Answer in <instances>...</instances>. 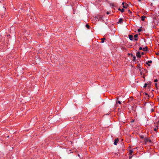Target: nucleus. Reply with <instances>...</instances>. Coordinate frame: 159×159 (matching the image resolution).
Instances as JSON below:
<instances>
[{
  "mask_svg": "<svg viewBox=\"0 0 159 159\" xmlns=\"http://www.w3.org/2000/svg\"><path fill=\"white\" fill-rule=\"evenodd\" d=\"M134 40L135 41H137V40H138V39L137 38H135Z\"/></svg>",
  "mask_w": 159,
  "mask_h": 159,
  "instance_id": "nucleus-29",
  "label": "nucleus"
},
{
  "mask_svg": "<svg viewBox=\"0 0 159 159\" xmlns=\"http://www.w3.org/2000/svg\"><path fill=\"white\" fill-rule=\"evenodd\" d=\"M155 86L157 88V83H155Z\"/></svg>",
  "mask_w": 159,
  "mask_h": 159,
  "instance_id": "nucleus-33",
  "label": "nucleus"
},
{
  "mask_svg": "<svg viewBox=\"0 0 159 159\" xmlns=\"http://www.w3.org/2000/svg\"><path fill=\"white\" fill-rule=\"evenodd\" d=\"M138 1H139L140 2L141 1V0H138Z\"/></svg>",
  "mask_w": 159,
  "mask_h": 159,
  "instance_id": "nucleus-36",
  "label": "nucleus"
},
{
  "mask_svg": "<svg viewBox=\"0 0 159 159\" xmlns=\"http://www.w3.org/2000/svg\"><path fill=\"white\" fill-rule=\"evenodd\" d=\"M126 4V3L125 2H123L122 3V5H123V6L124 5V4Z\"/></svg>",
  "mask_w": 159,
  "mask_h": 159,
  "instance_id": "nucleus-21",
  "label": "nucleus"
},
{
  "mask_svg": "<svg viewBox=\"0 0 159 159\" xmlns=\"http://www.w3.org/2000/svg\"><path fill=\"white\" fill-rule=\"evenodd\" d=\"M118 10L120 11L121 12H123L124 11V9L123 8L121 9L120 8L118 9Z\"/></svg>",
  "mask_w": 159,
  "mask_h": 159,
  "instance_id": "nucleus-7",
  "label": "nucleus"
},
{
  "mask_svg": "<svg viewBox=\"0 0 159 159\" xmlns=\"http://www.w3.org/2000/svg\"><path fill=\"white\" fill-rule=\"evenodd\" d=\"M123 22V21H122V18H120L119 20V21L118 22V23H120V24H121Z\"/></svg>",
  "mask_w": 159,
  "mask_h": 159,
  "instance_id": "nucleus-6",
  "label": "nucleus"
},
{
  "mask_svg": "<svg viewBox=\"0 0 159 159\" xmlns=\"http://www.w3.org/2000/svg\"><path fill=\"white\" fill-rule=\"evenodd\" d=\"M142 30V29L140 28L138 30V31L139 32H141Z\"/></svg>",
  "mask_w": 159,
  "mask_h": 159,
  "instance_id": "nucleus-19",
  "label": "nucleus"
},
{
  "mask_svg": "<svg viewBox=\"0 0 159 159\" xmlns=\"http://www.w3.org/2000/svg\"><path fill=\"white\" fill-rule=\"evenodd\" d=\"M146 18V17L144 16H141V20L142 21H144V20L145 18Z\"/></svg>",
  "mask_w": 159,
  "mask_h": 159,
  "instance_id": "nucleus-8",
  "label": "nucleus"
},
{
  "mask_svg": "<svg viewBox=\"0 0 159 159\" xmlns=\"http://www.w3.org/2000/svg\"><path fill=\"white\" fill-rule=\"evenodd\" d=\"M138 66L139 68V71H141V68L140 65V64H139Z\"/></svg>",
  "mask_w": 159,
  "mask_h": 159,
  "instance_id": "nucleus-15",
  "label": "nucleus"
},
{
  "mask_svg": "<svg viewBox=\"0 0 159 159\" xmlns=\"http://www.w3.org/2000/svg\"><path fill=\"white\" fill-rule=\"evenodd\" d=\"M129 38L130 39V40H133L134 38H133V36L132 35H131V34L129 35Z\"/></svg>",
  "mask_w": 159,
  "mask_h": 159,
  "instance_id": "nucleus-2",
  "label": "nucleus"
},
{
  "mask_svg": "<svg viewBox=\"0 0 159 159\" xmlns=\"http://www.w3.org/2000/svg\"><path fill=\"white\" fill-rule=\"evenodd\" d=\"M136 58L135 56H134L133 57V59L132 60L133 61H134L136 60Z\"/></svg>",
  "mask_w": 159,
  "mask_h": 159,
  "instance_id": "nucleus-13",
  "label": "nucleus"
},
{
  "mask_svg": "<svg viewBox=\"0 0 159 159\" xmlns=\"http://www.w3.org/2000/svg\"><path fill=\"white\" fill-rule=\"evenodd\" d=\"M107 15H108L110 14V12H107Z\"/></svg>",
  "mask_w": 159,
  "mask_h": 159,
  "instance_id": "nucleus-31",
  "label": "nucleus"
},
{
  "mask_svg": "<svg viewBox=\"0 0 159 159\" xmlns=\"http://www.w3.org/2000/svg\"><path fill=\"white\" fill-rule=\"evenodd\" d=\"M117 102L119 104H120L121 103V102L120 101H118Z\"/></svg>",
  "mask_w": 159,
  "mask_h": 159,
  "instance_id": "nucleus-27",
  "label": "nucleus"
},
{
  "mask_svg": "<svg viewBox=\"0 0 159 159\" xmlns=\"http://www.w3.org/2000/svg\"><path fill=\"white\" fill-rule=\"evenodd\" d=\"M145 142H147L148 141H149L150 142H151V141L150 139H145Z\"/></svg>",
  "mask_w": 159,
  "mask_h": 159,
  "instance_id": "nucleus-9",
  "label": "nucleus"
},
{
  "mask_svg": "<svg viewBox=\"0 0 159 159\" xmlns=\"http://www.w3.org/2000/svg\"><path fill=\"white\" fill-rule=\"evenodd\" d=\"M145 94L146 95H148V94L147 93H145Z\"/></svg>",
  "mask_w": 159,
  "mask_h": 159,
  "instance_id": "nucleus-34",
  "label": "nucleus"
},
{
  "mask_svg": "<svg viewBox=\"0 0 159 159\" xmlns=\"http://www.w3.org/2000/svg\"><path fill=\"white\" fill-rule=\"evenodd\" d=\"M126 5H124L123 6V8H127V6H128V5L126 4H125Z\"/></svg>",
  "mask_w": 159,
  "mask_h": 159,
  "instance_id": "nucleus-14",
  "label": "nucleus"
},
{
  "mask_svg": "<svg viewBox=\"0 0 159 159\" xmlns=\"http://www.w3.org/2000/svg\"><path fill=\"white\" fill-rule=\"evenodd\" d=\"M141 138H143V137H141Z\"/></svg>",
  "mask_w": 159,
  "mask_h": 159,
  "instance_id": "nucleus-37",
  "label": "nucleus"
},
{
  "mask_svg": "<svg viewBox=\"0 0 159 159\" xmlns=\"http://www.w3.org/2000/svg\"><path fill=\"white\" fill-rule=\"evenodd\" d=\"M151 82H149L148 83V88H149L151 86Z\"/></svg>",
  "mask_w": 159,
  "mask_h": 159,
  "instance_id": "nucleus-11",
  "label": "nucleus"
},
{
  "mask_svg": "<svg viewBox=\"0 0 159 159\" xmlns=\"http://www.w3.org/2000/svg\"><path fill=\"white\" fill-rule=\"evenodd\" d=\"M105 39H105V38H103L101 39V40H102V41H101V43H104V40H105Z\"/></svg>",
  "mask_w": 159,
  "mask_h": 159,
  "instance_id": "nucleus-12",
  "label": "nucleus"
},
{
  "mask_svg": "<svg viewBox=\"0 0 159 159\" xmlns=\"http://www.w3.org/2000/svg\"><path fill=\"white\" fill-rule=\"evenodd\" d=\"M148 97H150V96H149V95H148Z\"/></svg>",
  "mask_w": 159,
  "mask_h": 159,
  "instance_id": "nucleus-38",
  "label": "nucleus"
},
{
  "mask_svg": "<svg viewBox=\"0 0 159 159\" xmlns=\"http://www.w3.org/2000/svg\"><path fill=\"white\" fill-rule=\"evenodd\" d=\"M99 18L100 19V21H101L102 20V17L101 16H100Z\"/></svg>",
  "mask_w": 159,
  "mask_h": 159,
  "instance_id": "nucleus-26",
  "label": "nucleus"
},
{
  "mask_svg": "<svg viewBox=\"0 0 159 159\" xmlns=\"http://www.w3.org/2000/svg\"><path fill=\"white\" fill-rule=\"evenodd\" d=\"M128 12H129V13H132V12L130 11V10H128Z\"/></svg>",
  "mask_w": 159,
  "mask_h": 159,
  "instance_id": "nucleus-25",
  "label": "nucleus"
},
{
  "mask_svg": "<svg viewBox=\"0 0 159 159\" xmlns=\"http://www.w3.org/2000/svg\"><path fill=\"white\" fill-rule=\"evenodd\" d=\"M157 81H158V80H157V79H155L154 80V82H157Z\"/></svg>",
  "mask_w": 159,
  "mask_h": 159,
  "instance_id": "nucleus-24",
  "label": "nucleus"
},
{
  "mask_svg": "<svg viewBox=\"0 0 159 159\" xmlns=\"http://www.w3.org/2000/svg\"><path fill=\"white\" fill-rule=\"evenodd\" d=\"M130 55H131V56L132 57H133V56H134V55H133V54H132V53L130 54Z\"/></svg>",
  "mask_w": 159,
  "mask_h": 159,
  "instance_id": "nucleus-28",
  "label": "nucleus"
},
{
  "mask_svg": "<svg viewBox=\"0 0 159 159\" xmlns=\"http://www.w3.org/2000/svg\"><path fill=\"white\" fill-rule=\"evenodd\" d=\"M86 27L88 29H89L90 28V26L88 25V24H86Z\"/></svg>",
  "mask_w": 159,
  "mask_h": 159,
  "instance_id": "nucleus-16",
  "label": "nucleus"
},
{
  "mask_svg": "<svg viewBox=\"0 0 159 159\" xmlns=\"http://www.w3.org/2000/svg\"><path fill=\"white\" fill-rule=\"evenodd\" d=\"M133 152V151H132V150H130V151H129V154H132V153Z\"/></svg>",
  "mask_w": 159,
  "mask_h": 159,
  "instance_id": "nucleus-20",
  "label": "nucleus"
},
{
  "mask_svg": "<svg viewBox=\"0 0 159 159\" xmlns=\"http://www.w3.org/2000/svg\"><path fill=\"white\" fill-rule=\"evenodd\" d=\"M136 56L140 58L141 55L139 52H138L136 53Z\"/></svg>",
  "mask_w": 159,
  "mask_h": 159,
  "instance_id": "nucleus-3",
  "label": "nucleus"
},
{
  "mask_svg": "<svg viewBox=\"0 0 159 159\" xmlns=\"http://www.w3.org/2000/svg\"><path fill=\"white\" fill-rule=\"evenodd\" d=\"M157 129V128H155L154 129V130L155 131H156Z\"/></svg>",
  "mask_w": 159,
  "mask_h": 159,
  "instance_id": "nucleus-30",
  "label": "nucleus"
},
{
  "mask_svg": "<svg viewBox=\"0 0 159 159\" xmlns=\"http://www.w3.org/2000/svg\"><path fill=\"white\" fill-rule=\"evenodd\" d=\"M152 62V61L151 60L147 62H146V64L148 65V66H150V65L149 64V63H151Z\"/></svg>",
  "mask_w": 159,
  "mask_h": 159,
  "instance_id": "nucleus-4",
  "label": "nucleus"
},
{
  "mask_svg": "<svg viewBox=\"0 0 159 159\" xmlns=\"http://www.w3.org/2000/svg\"><path fill=\"white\" fill-rule=\"evenodd\" d=\"M110 5H111V6H113V7L114 6V4H113V3H111V4H110Z\"/></svg>",
  "mask_w": 159,
  "mask_h": 159,
  "instance_id": "nucleus-22",
  "label": "nucleus"
},
{
  "mask_svg": "<svg viewBox=\"0 0 159 159\" xmlns=\"http://www.w3.org/2000/svg\"><path fill=\"white\" fill-rule=\"evenodd\" d=\"M148 48L147 47H146L145 48H143V50L144 51H147V50Z\"/></svg>",
  "mask_w": 159,
  "mask_h": 159,
  "instance_id": "nucleus-10",
  "label": "nucleus"
},
{
  "mask_svg": "<svg viewBox=\"0 0 159 159\" xmlns=\"http://www.w3.org/2000/svg\"><path fill=\"white\" fill-rule=\"evenodd\" d=\"M119 141V139L118 138H117L115 139L114 141V144L115 145H117V143Z\"/></svg>",
  "mask_w": 159,
  "mask_h": 159,
  "instance_id": "nucleus-1",
  "label": "nucleus"
},
{
  "mask_svg": "<svg viewBox=\"0 0 159 159\" xmlns=\"http://www.w3.org/2000/svg\"><path fill=\"white\" fill-rule=\"evenodd\" d=\"M138 37V34H136L134 35V37L135 38H137Z\"/></svg>",
  "mask_w": 159,
  "mask_h": 159,
  "instance_id": "nucleus-17",
  "label": "nucleus"
},
{
  "mask_svg": "<svg viewBox=\"0 0 159 159\" xmlns=\"http://www.w3.org/2000/svg\"><path fill=\"white\" fill-rule=\"evenodd\" d=\"M144 54V52H142V53H141V55H143Z\"/></svg>",
  "mask_w": 159,
  "mask_h": 159,
  "instance_id": "nucleus-32",
  "label": "nucleus"
},
{
  "mask_svg": "<svg viewBox=\"0 0 159 159\" xmlns=\"http://www.w3.org/2000/svg\"><path fill=\"white\" fill-rule=\"evenodd\" d=\"M128 55H130V54H129V53H128Z\"/></svg>",
  "mask_w": 159,
  "mask_h": 159,
  "instance_id": "nucleus-35",
  "label": "nucleus"
},
{
  "mask_svg": "<svg viewBox=\"0 0 159 159\" xmlns=\"http://www.w3.org/2000/svg\"><path fill=\"white\" fill-rule=\"evenodd\" d=\"M100 19L98 18V16H95V20L96 21H100Z\"/></svg>",
  "mask_w": 159,
  "mask_h": 159,
  "instance_id": "nucleus-5",
  "label": "nucleus"
},
{
  "mask_svg": "<svg viewBox=\"0 0 159 159\" xmlns=\"http://www.w3.org/2000/svg\"><path fill=\"white\" fill-rule=\"evenodd\" d=\"M147 85H148V84H147V83L145 84L143 86V87L144 88L146 87L147 86Z\"/></svg>",
  "mask_w": 159,
  "mask_h": 159,
  "instance_id": "nucleus-18",
  "label": "nucleus"
},
{
  "mask_svg": "<svg viewBox=\"0 0 159 159\" xmlns=\"http://www.w3.org/2000/svg\"><path fill=\"white\" fill-rule=\"evenodd\" d=\"M143 49V48H142V47H140L139 48V49L140 50H142Z\"/></svg>",
  "mask_w": 159,
  "mask_h": 159,
  "instance_id": "nucleus-23",
  "label": "nucleus"
}]
</instances>
